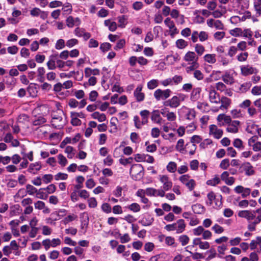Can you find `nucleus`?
<instances>
[{
	"mask_svg": "<svg viewBox=\"0 0 261 261\" xmlns=\"http://www.w3.org/2000/svg\"><path fill=\"white\" fill-rule=\"evenodd\" d=\"M51 122L54 127L61 129L67 122L66 116L62 110H59L52 114Z\"/></svg>",
	"mask_w": 261,
	"mask_h": 261,
	"instance_id": "obj_1",
	"label": "nucleus"
},
{
	"mask_svg": "<svg viewBox=\"0 0 261 261\" xmlns=\"http://www.w3.org/2000/svg\"><path fill=\"white\" fill-rule=\"evenodd\" d=\"M186 97L187 96L185 95L179 93L177 95L173 96L170 99L164 101L163 104L166 107H169L171 108L175 109L180 106L181 102L184 101Z\"/></svg>",
	"mask_w": 261,
	"mask_h": 261,
	"instance_id": "obj_2",
	"label": "nucleus"
},
{
	"mask_svg": "<svg viewBox=\"0 0 261 261\" xmlns=\"http://www.w3.org/2000/svg\"><path fill=\"white\" fill-rule=\"evenodd\" d=\"M186 225L184 220L180 219L176 223L167 225L165 228L168 231L176 230L177 233L182 232L185 229Z\"/></svg>",
	"mask_w": 261,
	"mask_h": 261,
	"instance_id": "obj_3",
	"label": "nucleus"
},
{
	"mask_svg": "<svg viewBox=\"0 0 261 261\" xmlns=\"http://www.w3.org/2000/svg\"><path fill=\"white\" fill-rule=\"evenodd\" d=\"M144 169L140 164L133 165L130 169V174L135 180H139L143 176Z\"/></svg>",
	"mask_w": 261,
	"mask_h": 261,
	"instance_id": "obj_4",
	"label": "nucleus"
},
{
	"mask_svg": "<svg viewBox=\"0 0 261 261\" xmlns=\"http://www.w3.org/2000/svg\"><path fill=\"white\" fill-rule=\"evenodd\" d=\"M171 93V90L169 89L164 90L158 89L154 91L153 96L158 101L166 100L170 96Z\"/></svg>",
	"mask_w": 261,
	"mask_h": 261,
	"instance_id": "obj_5",
	"label": "nucleus"
},
{
	"mask_svg": "<svg viewBox=\"0 0 261 261\" xmlns=\"http://www.w3.org/2000/svg\"><path fill=\"white\" fill-rule=\"evenodd\" d=\"M208 33L205 31H194L192 32L191 35V40L193 42L195 43L199 39L201 42H204L208 39Z\"/></svg>",
	"mask_w": 261,
	"mask_h": 261,
	"instance_id": "obj_6",
	"label": "nucleus"
},
{
	"mask_svg": "<svg viewBox=\"0 0 261 261\" xmlns=\"http://www.w3.org/2000/svg\"><path fill=\"white\" fill-rule=\"evenodd\" d=\"M179 180L189 189L190 191H192L196 186L195 181L193 179H190L188 174H185L180 176Z\"/></svg>",
	"mask_w": 261,
	"mask_h": 261,
	"instance_id": "obj_7",
	"label": "nucleus"
},
{
	"mask_svg": "<svg viewBox=\"0 0 261 261\" xmlns=\"http://www.w3.org/2000/svg\"><path fill=\"white\" fill-rule=\"evenodd\" d=\"M71 123L73 126H79L81 125L82 122L80 118H84L85 114L81 112H71L70 113Z\"/></svg>",
	"mask_w": 261,
	"mask_h": 261,
	"instance_id": "obj_8",
	"label": "nucleus"
},
{
	"mask_svg": "<svg viewBox=\"0 0 261 261\" xmlns=\"http://www.w3.org/2000/svg\"><path fill=\"white\" fill-rule=\"evenodd\" d=\"M160 181L162 183L163 189L165 191H169L171 189L173 183L169 177L166 175H159Z\"/></svg>",
	"mask_w": 261,
	"mask_h": 261,
	"instance_id": "obj_9",
	"label": "nucleus"
},
{
	"mask_svg": "<svg viewBox=\"0 0 261 261\" xmlns=\"http://www.w3.org/2000/svg\"><path fill=\"white\" fill-rule=\"evenodd\" d=\"M240 169L241 172H245V173L247 176L253 175L255 173L253 166L249 162H245L243 163Z\"/></svg>",
	"mask_w": 261,
	"mask_h": 261,
	"instance_id": "obj_10",
	"label": "nucleus"
},
{
	"mask_svg": "<svg viewBox=\"0 0 261 261\" xmlns=\"http://www.w3.org/2000/svg\"><path fill=\"white\" fill-rule=\"evenodd\" d=\"M210 135H213L215 138L219 139L223 135V130L219 129L218 127L214 124L210 125L209 126Z\"/></svg>",
	"mask_w": 261,
	"mask_h": 261,
	"instance_id": "obj_11",
	"label": "nucleus"
},
{
	"mask_svg": "<svg viewBox=\"0 0 261 261\" xmlns=\"http://www.w3.org/2000/svg\"><path fill=\"white\" fill-rule=\"evenodd\" d=\"M238 216L240 217L245 218L248 221H250L253 220L255 218V213H254V211H241L239 212Z\"/></svg>",
	"mask_w": 261,
	"mask_h": 261,
	"instance_id": "obj_12",
	"label": "nucleus"
},
{
	"mask_svg": "<svg viewBox=\"0 0 261 261\" xmlns=\"http://www.w3.org/2000/svg\"><path fill=\"white\" fill-rule=\"evenodd\" d=\"M206 23L209 27H215L218 30H223L224 28V24L219 20H215L212 18L208 19L207 20Z\"/></svg>",
	"mask_w": 261,
	"mask_h": 261,
	"instance_id": "obj_13",
	"label": "nucleus"
},
{
	"mask_svg": "<svg viewBox=\"0 0 261 261\" xmlns=\"http://www.w3.org/2000/svg\"><path fill=\"white\" fill-rule=\"evenodd\" d=\"M164 23L169 29L171 35L173 36L178 33L177 29L175 25L174 22L169 17H167L165 19Z\"/></svg>",
	"mask_w": 261,
	"mask_h": 261,
	"instance_id": "obj_14",
	"label": "nucleus"
},
{
	"mask_svg": "<svg viewBox=\"0 0 261 261\" xmlns=\"http://www.w3.org/2000/svg\"><path fill=\"white\" fill-rule=\"evenodd\" d=\"M240 124L241 122L238 120L232 121L230 123L228 124L226 130L231 133H237L239 131L238 127Z\"/></svg>",
	"mask_w": 261,
	"mask_h": 261,
	"instance_id": "obj_15",
	"label": "nucleus"
},
{
	"mask_svg": "<svg viewBox=\"0 0 261 261\" xmlns=\"http://www.w3.org/2000/svg\"><path fill=\"white\" fill-rule=\"evenodd\" d=\"M184 59L189 63H197L198 57L195 52L189 51L185 54Z\"/></svg>",
	"mask_w": 261,
	"mask_h": 261,
	"instance_id": "obj_16",
	"label": "nucleus"
},
{
	"mask_svg": "<svg viewBox=\"0 0 261 261\" xmlns=\"http://www.w3.org/2000/svg\"><path fill=\"white\" fill-rule=\"evenodd\" d=\"M217 120L219 122L220 125H224V123L228 124L232 121L231 117L224 114H219L217 118Z\"/></svg>",
	"mask_w": 261,
	"mask_h": 261,
	"instance_id": "obj_17",
	"label": "nucleus"
},
{
	"mask_svg": "<svg viewBox=\"0 0 261 261\" xmlns=\"http://www.w3.org/2000/svg\"><path fill=\"white\" fill-rule=\"evenodd\" d=\"M209 99L212 103H218L220 102L219 95L214 88L210 90L208 93Z\"/></svg>",
	"mask_w": 261,
	"mask_h": 261,
	"instance_id": "obj_18",
	"label": "nucleus"
},
{
	"mask_svg": "<svg viewBox=\"0 0 261 261\" xmlns=\"http://www.w3.org/2000/svg\"><path fill=\"white\" fill-rule=\"evenodd\" d=\"M66 23L68 27L73 28L74 25H79L81 24V20L78 17L74 18L70 16L66 19Z\"/></svg>",
	"mask_w": 261,
	"mask_h": 261,
	"instance_id": "obj_19",
	"label": "nucleus"
},
{
	"mask_svg": "<svg viewBox=\"0 0 261 261\" xmlns=\"http://www.w3.org/2000/svg\"><path fill=\"white\" fill-rule=\"evenodd\" d=\"M42 168V165L40 162H36L31 164L28 169V171L32 174H35Z\"/></svg>",
	"mask_w": 261,
	"mask_h": 261,
	"instance_id": "obj_20",
	"label": "nucleus"
},
{
	"mask_svg": "<svg viewBox=\"0 0 261 261\" xmlns=\"http://www.w3.org/2000/svg\"><path fill=\"white\" fill-rule=\"evenodd\" d=\"M36 209L42 210L43 213L44 214H48L50 213V209L45 206V203L42 201H37L34 203Z\"/></svg>",
	"mask_w": 261,
	"mask_h": 261,
	"instance_id": "obj_21",
	"label": "nucleus"
},
{
	"mask_svg": "<svg viewBox=\"0 0 261 261\" xmlns=\"http://www.w3.org/2000/svg\"><path fill=\"white\" fill-rule=\"evenodd\" d=\"M142 90V87L141 86H139L135 89L134 91V96L136 98L137 101H143L144 99V94L141 92Z\"/></svg>",
	"mask_w": 261,
	"mask_h": 261,
	"instance_id": "obj_22",
	"label": "nucleus"
},
{
	"mask_svg": "<svg viewBox=\"0 0 261 261\" xmlns=\"http://www.w3.org/2000/svg\"><path fill=\"white\" fill-rule=\"evenodd\" d=\"M104 24L106 27H108L109 31L111 32H114L117 28L116 22L110 19L105 20Z\"/></svg>",
	"mask_w": 261,
	"mask_h": 261,
	"instance_id": "obj_23",
	"label": "nucleus"
},
{
	"mask_svg": "<svg viewBox=\"0 0 261 261\" xmlns=\"http://www.w3.org/2000/svg\"><path fill=\"white\" fill-rule=\"evenodd\" d=\"M220 102L221 103V105L220 107V109L222 110L227 109L230 105L231 101L229 98L225 96H222L221 98L220 99Z\"/></svg>",
	"mask_w": 261,
	"mask_h": 261,
	"instance_id": "obj_24",
	"label": "nucleus"
},
{
	"mask_svg": "<svg viewBox=\"0 0 261 261\" xmlns=\"http://www.w3.org/2000/svg\"><path fill=\"white\" fill-rule=\"evenodd\" d=\"M57 57V55H53L49 57V60L46 64L48 69L54 70L56 69L55 60Z\"/></svg>",
	"mask_w": 261,
	"mask_h": 261,
	"instance_id": "obj_25",
	"label": "nucleus"
},
{
	"mask_svg": "<svg viewBox=\"0 0 261 261\" xmlns=\"http://www.w3.org/2000/svg\"><path fill=\"white\" fill-rule=\"evenodd\" d=\"M241 71L243 75L247 76L254 73V68L249 65L243 66L241 67Z\"/></svg>",
	"mask_w": 261,
	"mask_h": 261,
	"instance_id": "obj_26",
	"label": "nucleus"
},
{
	"mask_svg": "<svg viewBox=\"0 0 261 261\" xmlns=\"http://www.w3.org/2000/svg\"><path fill=\"white\" fill-rule=\"evenodd\" d=\"M91 117L97 119L99 122H102L106 120V116L105 114L100 113L98 112H95L91 114Z\"/></svg>",
	"mask_w": 261,
	"mask_h": 261,
	"instance_id": "obj_27",
	"label": "nucleus"
},
{
	"mask_svg": "<svg viewBox=\"0 0 261 261\" xmlns=\"http://www.w3.org/2000/svg\"><path fill=\"white\" fill-rule=\"evenodd\" d=\"M151 119L152 121L158 124H161L162 118L160 116L159 111H154L152 113Z\"/></svg>",
	"mask_w": 261,
	"mask_h": 261,
	"instance_id": "obj_28",
	"label": "nucleus"
},
{
	"mask_svg": "<svg viewBox=\"0 0 261 261\" xmlns=\"http://www.w3.org/2000/svg\"><path fill=\"white\" fill-rule=\"evenodd\" d=\"M196 146L195 144L192 143H188L186 145L185 151L188 152L190 154L193 155L196 151Z\"/></svg>",
	"mask_w": 261,
	"mask_h": 261,
	"instance_id": "obj_29",
	"label": "nucleus"
},
{
	"mask_svg": "<svg viewBox=\"0 0 261 261\" xmlns=\"http://www.w3.org/2000/svg\"><path fill=\"white\" fill-rule=\"evenodd\" d=\"M222 80L227 85H232L234 83L233 77L229 73H225L222 76Z\"/></svg>",
	"mask_w": 261,
	"mask_h": 261,
	"instance_id": "obj_30",
	"label": "nucleus"
},
{
	"mask_svg": "<svg viewBox=\"0 0 261 261\" xmlns=\"http://www.w3.org/2000/svg\"><path fill=\"white\" fill-rule=\"evenodd\" d=\"M193 211L195 214H200L204 212V207L200 204H195L192 206Z\"/></svg>",
	"mask_w": 261,
	"mask_h": 261,
	"instance_id": "obj_31",
	"label": "nucleus"
},
{
	"mask_svg": "<svg viewBox=\"0 0 261 261\" xmlns=\"http://www.w3.org/2000/svg\"><path fill=\"white\" fill-rule=\"evenodd\" d=\"M27 91L29 93L31 96L34 97L36 96L37 89L36 85L33 83L30 84L27 88Z\"/></svg>",
	"mask_w": 261,
	"mask_h": 261,
	"instance_id": "obj_32",
	"label": "nucleus"
},
{
	"mask_svg": "<svg viewBox=\"0 0 261 261\" xmlns=\"http://www.w3.org/2000/svg\"><path fill=\"white\" fill-rule=\"evenodd\" d=\"M260 221L261 215H258L253 222L248 225V229L251 231H254L256 225L260 223Z\"/></svg>",
	"mask_w": 261,
	"mask_h": 261,
	"instance_id": "obj_33",
	"label": "nucleus"
},
{
	"mask_svg": "<svg viewBox=\"0 0 261 261\" xmlns=\"http://www.w3.org/2000/svg\"><path fill=\"white\" fill-rule=\"evenodd\" d=\"M140 115L142 117V123L145 124L148 122V118L150 112L149 111L144 110L140 112Z\"/></svg>",
	"mask_w": 261,
	"mask_h": 261,
	"instance_id": "obj_34",
	"label": "nucleus"
},
{
	"mask_svg": "<svg viewBox=\"0 0 261 261\" xmlns=\"http://www.w3.org/2000/svg\"><path fill=\"white\" fill-rule=\"evenodd\" d=\"M204 60L208 63L214 64L216 62V55L206 54L204 57Z\"/></svg>",
	"mask_w": 261,
	"mask_h": 261,
	"instance_id": "obj_35",
	"label": "nucleus"
},
{
	"mask_svg": "<svg viewBox=\"0 0 261 261\" xmlns=\"http://www.w3.org/2000/svg\"><path fill=\"white\" fill-rule=\"evenodd\" d=\"M200 92L201 89L200 88L194 89L192 92L191 96L192 100L194 101L197 100L199 98Z\"/></svg>",
	"mask_w": 261,
	"mask_h": 261,
	"instance_id": "obj_36",
	"label": "nucleus"
},
{
	"mask_svg": "<svg viewBox=\"0 0 261 261\" xmlns=\"http://www.w3.org/2000/svg\"><path fill=\"white\" fill-rule=\"evenodd\" d=\"M194 48L195 52L200 56H202L205 51L204 47L200 44H196Z\"/></svg>",
	"mask_w": 261,
	"mask_h": 261,
	"instance_id": "obj_37",
	"label": "nucleus"
},
{
	"mask_svg": "<svg viewBox=\"0 0 261 261\" xmlns=\"http://www.w3.org/2000/svg\"><path fill=\"white\" fill-rule=\"evenodd\" d=\"M165 254H160L152 256L149 261H165Z\"/></svg>",
	"mask_w": 261,
	"mask_h": 261,
	"instance_id": "obj_38",
	"label": "nucleus"
},
{
	"mask_svg": "<svg viewBox=\"0 0 261 261\" xmlns=\"http://www.w3.org/2000/svg\"><path fill=\"white\" fill-rule=\"evenodd\" d=\"M27 194V190L22 188L18 190L17 193L14 195V197L15 199L22 198L26 196Z\"/></svg>",
	"mask_w": 261,
	"mask_h": 261,
	"instance_id": "obj_39",
	"label": "nucleus"
},
{
	"mask_svg": "<svg viewBox=\"0 0 261 261\" xmlns=\"http://www.w3.org/2000/svg\"><path fill=\"white\" fill-rule=\"evenodd\" d=\"M230 114L232 116V117L234 119L239 118L243 117V115L241 113V111L240 110L238 109H233L230 111Z\"/></svg>",
	"mask_w": 261,
	"mask_h": 261,
	"instance_id": "obj_40",
	"label": "nucleus"
},
{
	"mask_svg": "<svg viewBox=\"0 0 261 261\" xmlns=\"http://www.w3.org/2000/svg\"><path fill=\"white\" fill-rule=\"evenodd\" d=\"M27 193L30 195H32L34 193L37 192V189L31 185H27L26 186Z\"/></svg>",
	"mask_w": 261,
	"mask_h": 261,
	"instance_id": "obj_41",
	"label": "nucleus"
},
{
	"mask_svg": "<svg viewBox=\"0 0 261 261\" xmlns=\"http://www.w3.org/2000/svg\"><path fill=\"white\" fill-rule=\"evenodd\" d=\"M184 143H185L184 140L183 139H181L178 141L177 144L176 145V149L182 153L184 152V151H185V148L184 147Z\"/></svg>",
	"mask_w": 261,
	"mask_h": 261,
	"instance_id": "obj_42",
	"label": "nucleus"
},
{
	"mask_svg": "<svg viewBox=\"0 0 261 261\" xmlns=\"http://www.w3.org/2000/svg\"><path fill=\"white\" fill-rule=\"evenodd\" d=\"M176 45L178 48L184 49L188 45V43L184 39H180L176 41Z\"/></svg>",
	"mask_w": 261,
	"mask_h": 261,
	"instance_id": "obj_43",
	"label": "nucleus"
},
{
	"mask_svg": "<svg viewBox=\"0 0 261 261\" xmlns=\"http://www.w3.org/2000/svg\"><path fill=\"white\" fill-rule=\"evenodd\" d=\"M220 182V179L219 177L215 176L214 178L208 180L206 181V184L207 185L212 186H215L217 185V184H219Z\"/></svg>",
	"mask_w": 261,
	"mask_h": 261,
	"instance_id": "obj_44",
	"label": "nucleus"
},
{
	"mask_svg": "<svg viewBox=\"0 0 261 261\" xmlns=\"http://www.w3.org/2000/svg\"><path fill=\"white\" fill-rule=\"evenodd\" d=\"M243 31L241 28H237L230 31V34L233 36H242Z\"/></svg>",
	"mask_w": 261,
	"mask_h": 261,
	"instance_id": "obj_45",
	"label": "nucleus"
},
{
	"mask_svg": "<svg viewBox=\"0 0 261 261\" xmlns=\"http://www.w3.org/2000/svg\"><path fill=\"white\" fill-rule=\"evenodd\" d=\"M178 240L182 246H185L189 243L190 239L187 235H181L179 237Z\"/></svg>",
	"mask_w": 261,
	"mask_h": 261,
	"instance_id": "obj_46",
	"label": "nucleus"
},
{
	"mask_svg": "<svg viewBox=\"0 0 261 261\" xmlns=\"http://www.w3.org/2000/svg\"><path fill=\"white\" fill-rule=\"evenodd\" d=\"M167 170L171 173H174L176 170V164L175 162H170L167 166Z\"/></svg>",
	"mask_w": 261,
	"mask_h": 261,
	"instance_id": "obj_47",
	"label": "nucleus"
},
{
	"mask_svg": "<svg viewBox=\"0 0 261 261\" xmlns=\"http://www.w3.org/2000/svg\"><path fill=\"white\" fill-rule=\"evenodd\" d=\"M20 206L15 205L10 207V215L12 216L16 215L19 211Z\"/></svg>",
	"mask_w": 261,
	"mask_h": 261,
	"instance_id": "obj_48",
	"label": "nucleus"
},
{
	"mask_svg": "<svg viewBox=\"0 0 261 261\" xmlns=\"http://www.w3.org/2000/svg\"><path fill=\"white\" fill-rule=\"evenodd\" d=\"M46 122V119L42 116H39L37 117L34 121H33V124L34 125H38L43 124Z\"/></svg>",
	"mask_w": 261,
	"mask_h": 261,
	"instance_id": "obj_49",
	"label": "nucleus"
},
{
	"mask_svg": "<svg viewBox=\"0 0 261 261\" xmlns=\"http://www.w3.org/2000/svg\"><path fill=\"white\" fill-rule=\"evenodd\" d=\"M225 36L224 32H217L214 34V38L216 40H221Z\"/></svg>",
	"mask_w": 261,
	"mask_h": 261,
	"instance_id": "obj_50",
	"label": "nucleus"
},
{
	"mask_svg": "<svg viewBox=\"0 0 261 261\" xmlns=\"http://www.w3.org/2000/svg\"><path fill=\"white\" fill-rule=\"evenodd\" d=\"M188 247H187L185 248V250L187 252H188L189 253H190L191 254H192V258L194 259H201V258H204V256L202 255V254L200 253H198V252H196V253H192L191 251H189L187 248H188Z\"/></svg>",
	"mask_w": 261,
	"mask_h": 261,
	"instance_id": "obj_51",
	"label": "nucleus"
},
{
	"mask_svg": "<svg viewBox=\"0 0 261 261\" xmlns=\"http://www.w3.org/2000/svg\"><path fill=\"white\" fill-rule=\"evenodd\" d=\"M207 197L208 200V202H207V204L209 205H211L213 203V201L216 198V195L214 192H210L207 195Z\"/></svg>",
	"mask_w": 261,
	"mask_h": 261,
	"instance_id": "obj_52",
	"label": "nucleus"
},
{
	"mask_svg": "<svg viewBox=\"0 0 261 261\" xmlns=\"http://www.w3.org/2000/svg\"><path fill=\"white\" fill-rule=\"evenodd\" d=\"M166 117H167V120L169 121H173L175 120L176 118L175 114L173 112H169V111H167Z\"/></svg>",
	"mask_w": 261,
	"mask_h": 261,
	"instance_id": "obj_53",
	"label": "nucleus"
},
{
	"mask_svg": "<svg viewBox=\"0 0 261 261\" xmlns=\"http://www.w3.org/2000/svg\"><path fill=\"white\" fill-rule=\"evenodd\" d=\"M212 229L216 233H221L224 231V228L219 225L216 224L212 227Z\"/></svg>",
	"mask_w": 261,
	"mask_h": 261,
	"instance_id": "obj_54",
	"label": "nucleus"
},
{
	"mask_svg": "<svg viewBox=\"0 0 261 261\" xmlns=\"http://www.w3.org/2000/svg\"><path fill=\"white\" fill-rule=\"evenodd\" d=\"M248 54L247 52L242 53L237 56V59L240 62H244L247 60Z\"/></svg>",
	"mask_w": 261,
	"mask_h": 261,
	"instance_id": "obj_55",
	"label": "nucleus"
},
{
	"mask_svg": "<svg viewBox=\"0 0 261 261\" xmlns=\"http://www.w3.org/2000/svg\"><path fill=\"white\" fill-rule=\"evenodd\" d=\"M126 18L125 16L123 15L122 16L118 17V22L119 24L118 27L120 28H124L126 24Z\"/></svg>",
	"mask_w": 261,
	"mask_h": 261,
	"instance_id": "obj_56",
	"label": "nucleus"
},
{
	"mask_svg": "<svg viewBox=\"0 0 261 261\" xmlns=\"http://www.w3.org/2000/svg\"><path fill=\"white\" fill-rule=\"evenodd\" d=\"M158 86V81L156 80H152L147 83L148 88L153 89Z\"/></svg>",
	"mask_w": 261,
	"mask_h": 261,
	"instance_id": "obj_57",
	"label": "nucleus"
},
{
	"mask_svg": "<svg viewBox=\"0 0 261 261\" xmlns=\"http://www.w3.org/2000/svg\"><path fill=\"white\" fill-rule=\"evenodd\" d=\"M204 229L202 226H198L197 228L193 229V232L194 236H199L202 234Z\"/></svg>",
	"mask_w": 261,
	"mask_h": 261,
	"instance_id": "obj_58",
	"label": "nucleus"
},
{
	"mask_svg": "<svg viewBox=\"0 0 261 261\" xmlns=\"http://www.w3.org/2000/svg\"><path fill=\"white\" fill-rule=\"evenodd\" d=\"M68 175L66 173H58L56 175H55V179L56 180H65L67 178Z\"/></svg>",
	"mask_w": 261,
	"mask_h": 261,
	"instance_id": "obj_59",
	"label": "nucleus"
},
{
	"mask_svg": "<svg viewBox=\"0 0 261 261\" xmlns=\"http://www.w3.org/2000/svg\"><path fill=\"white\" fill-rule=\"evenodd\" d=\"M230 164H229V160L227 159H225L224 160H223L220 164V167L223 169H227L228 167H229Z\"/></svg>",
	"mask_w": 261,
	"mask_h": 261,
	"instance_id": "obj_60",
	"label": "nucleus"
},
{
	"mask_svg": "<svg viewBox=\"0 0 261 261\" xmlns=\"http://www.w3.org/2000/svg\"><path fill=\"white\" fill-rule=\"evenodd\" d=\"M88 205L91 208H95L97 206V202L96 199L94 197H91L88 200Z\"/></svg>",
	"mask_w": 261,
	"mask_h": 261,
	"instance_id": "obj_61",
	"label": "nucleus"
},
{
	"mask_svg": "<svg viewBox=\"0 0 261 261\" xmlns=\"http://www.w3.org/2000/svg\"><path fill=\"white\" fill-rule=\"evenodd\" d=\"M216 88L218 91L224 92L227 88L223 83L220 82L216 84Z\"/></svg>",
	"mask_w": 261,
	"mask_h": 261,
	"instance_id": "obj_62",
	"label": "nucleus"
},
{
	"mask_svg": "<svg viewBox=\"0 0 261 261\" xmlns=\"http://www.w3.org/2000/svg\"><path fill=\"white\" fill-rule=\"evenodd\" d=\"M165 242L166 244H167L168 246H175L174 245L175 239L174 238H173L172 237H170V236L166 237V238H165Z\"/></svg>",
	"mask_w": 261,
	"mask_h": 261,
	"instance_id": "obj_63",
	"label": "nucleus"
},
{
	"mask_svg": "<svg viewBox=\"0 0 261 261\" xmlns=\"http://www.w3.org/2000/svg\"><path fill=\"white\" fill-rule=\"evenodd\" d=\"M251 93L254 95L261 94V86H256L253 87L251 90Z\"/></svg>",
	"mask_w": 261,
	"mask_h": 261,
	"instance_id": "obj_64",
	"label": "nucleus"
}]
</instances>
